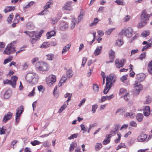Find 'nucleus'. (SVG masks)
I'll use <instances>...</instances> for the list:
<instances>
[{
	"label": "nucleus",
	"instance_id": "33",
	"mask_svg": "<svg viewBox=\"0 0 152 152\" xmlns=\"http://www.w3.org/2000/svg\"><path fill=\"white\" fill-rule=\"evenodd\" d=\"M13 16L14 15L13 13H11L9 15V17H8L7 20V21L8 23H11Z\"/></svg>",
	"mask_w": 152,
	"mask_h": 152
},
{
	"label": "nucleus",
	"instance_id": "4",
	"mask_svg": "<svg viewBox=\"0 0 152 152\" xmlns=\"http://www.w3.org/2000/svg\"><path fill=\"white\" fill-rule=\"evenodd\" d=\"M36 67L39 71L43 72L47 71L49 69L48 64L42 61L37 62L36 64Z\"/></svg>",
	"mask_w": 152,
	"mask_h": 152
},
{
	"label": "nucleus",
	"instance_id": "11",
	"mask_svg": "<svg viewBox=\"0 0 152 152\" xmlns=\"http://www.w3.org/2000/svg\"><path fill=\"white\" fill-rule=\"evenodd\" d=\"M147 134L142 133L137 137V140L139 142H143L145 141L147 138Z\"/></svg>",
	"mask_w": 152,
	"mask_h": 152
},
{
	"label": "nucleus",
	"instance_id": "14",
	"mask_svg": "<svg viewBox=\"0 0 152 152\" xmlns=\"http://www.w3.org/2000/svg\"><path fill=\"white\" fill-rule=\"evenodd\" d=\"M60 28L62 31H65L66 30L68 27V25L65 22H62L59 24Z\"/></svg>",
	"mask_w": 152,
	"mask_h": 152
},
{
	"label": "nucleus",
	"instance_id": "3",
	"mask_svg": "<svg viewBox=\"0 0 152 152\" xmlns=\"http://www.w3.org/2000/svg\"><path fill=\"white\" fill-rule=\"evenodd\" d=\"M15 42L13 41L8 45L4 51V54L8 55L12 54L15 51Z\"/></svg>",
	"mask_w": 152,
	"mask_h": 152
},
{
	"label": "nucleus",
	"instance_id": "15",
	"mask_svg": "<svg viewBox=\"0 0 152 152\" xmlns=\"http://www.w3.org/2000/svg\"><path fill=\"white\" fill-rule=\"evenodd\" d=\"M17 80L18 77L16 76H12L11 77V79L10 80L11 85L14 88H15L16 82Z\"/></svg>",
	"mask_w": 152,
	"mask_h": 152
},
{
	"label": "nucleus",
	"instance_id": "12",
	"mask_svg": "<svg viewBox=\"0 0 152 152\" xmlns=\"http://www.w3.org/2000/svg\"><path fill=\"white\" fill-rule=\"evenodd\" d=\"M53 1L52 0H49L44 6V9L41 12V13L42 15L44 14V12L46 11L48 8H50L51 7L50 5L51 4H53Z\"/></svg>",
	"mask_w": 152,
	"mask_h": 152
},
{
	"label": "nucleus",
	"instance_id": "7",
	"mask_svg": "<svg viewBox=\"0 0 152 152\" xmlns=\"http://www.w3.org/2000/svg\"><path fill=\"white\" fill-rule=\"evenodd\" d=\"M133 33L132 29L130 27H129L125 30H123L121 33L124 34L126 37L130 38L132 37Z\"/></svg>",
	"mask_w": 152,
	"mask_h": 152
},
{
	"label": "nucleus",
	"instance_id": "2",
	"mask_svg": "<svg viewBox=\"0 0 152 152\" xmlns=\"http://www.w3.org/2000/svg\"><path fill=\"white\" fill-rule=\"evenodd\" d=\"M152 15V14H148L146 10H144L141 15V21L137 25L138 27L141 28L144 26L146 23V20H148L149 17Z\"/></svg>",
	"mask_w": 152,
	"mask_h": 152
},
{
	"label": "nucleus",
	"instance_id": "18",
	"mask_svg": "<svg viewBox=\"0 0 152 152\" xmlns=\"http://www.w3.org/2000/svg\"><path fill=\"white\" fill-rule=\"evenodd\" d=\"M143 110L144 114L145 116H147L150 113V109L148 106H145Z\"/></svg>",
	"mask_w": 152,
	"mask_h": 152
},
{
	"label": "nucleus",
	"instance_id": "53",
	"mask_svg": "<svg viewBox=\"0 0 152 152\" xmlns=\"http://www.w3.org/2000/svg\"><path fill=\"white\" fill-rule=\"evenodd\" d=\"M34 2L33 1H31L28 4H27L26 6H25L23 7V9H26L29 8L33 4Z\"/></svg>",
	"mask_w": 152,
	"mask_h": 152
},
{
	"label": "nucleus",
	"instance_id": "54",
	"mask_svg": "<svg viewBox=\"0 0 152 152\" xmlns=\"http://www.w3.org/2000/svg\"><path fill=\"white\" fill-rule=\"evenodd\" d=\"M38 38H39L38 37H37L36 36H35V38H31L30 39V41L32 44H34L36 42V41L38 39Z\"/></svg>",
	"mask_w": 152,
	"mask_h": 152
},
{
	"label": "nucleus",
	"instance_id": "32",
	"mask_svg": "<svg viewBox=\"0 0 152 152\" xmlns=\"http://www.w3.org/2000/svg\"><path fill=\"white\" fill-rule=\"evenodd\" d=\"M66 74L67 77L69 78L71 77L73 75L72 71L70 69L67 71Z\"/></svg>",
	"mask_w": 152,
	"mask_h": 152
},
{
	"label": "nucleus",
	"instance_id": "63",
	"mask_svg": "<svg viewBox=\"0 0 152 152\" xmlns=\"http://www.w3.org/2000/svg\"><path fill=\"white\" fill-rule=\"evenodd\" d=\"M130 19V16L129 15H127L123 18L124 22L128 21Z\"/></svg>",
	"mask_w": 152,
	"mask_h": 152
},
{
	"label": "nucleus",
	"instance_id": "31",
	"mask_svg": "<svg viewBox=\"0 0 152 152\" xmlns=\"http://www.w3.org/2000/svg\"><path fill=\"white\" fill-rule=\"evenodd\" d=\"M77 146V144L75 142H72L70 144V147L69 149L70 151H73L74 148Z\"/></svg>",
	"mask_w": 152,
	"mask_h": 152
},
{
	"label": "nucleus",
	"instance_id": "16",
	"mask_svg": "<svg viewBox=\"0 0 152 152\" xmlns=\"http://www.w3.org/2000/svg\"><path fill=\"white\" fill-rule=\"evenodd\" d=\"M12 113L10 112H9L5 115L4 117L3 121L6 123L7 121L10 119L12 118Z\"/></svg>",
	"mask_w": 152,
	"mask_h": 152
},
{
	"label": "nucleus",
	"instance_id": "56",
	"mask_svg": "<svg viewBox=\"0 0 152 152\" xmlns=\"http://www.w3.org/2000/svg\"><path fill=\"white\" fill-rule=\"evenodd\" d=\"M81 130L83 131V133L86 132L87 131V129H86L85 125L83 124H81L80 126Z\"/></svg>",
	"mask_w": 152,
	"mask_h": 152
},
{
	"label": "nucleus",
	"instance_id": "36",
	"mask_svg": "<svg viewBox=\"0 0 152 152\" xmlns=\"http://www.w3.org/2000/svg\"><path fill=\"white\" fill-rule=\"evenodd\" d=\"M129 125L130 126L134 128L137 126V124L136 121H131L129 123Z\"/></svg>",
	"mask_w": 152,
	"mask_h": 152
},
{
	"label": "nucleus",
	"instance_id": "59",
	"mask_svg": "<svg viewBox=\"0 0 152 152\" xmlns=\"http://www.w3.org/2000/svg\"><path fill=\"white\" fill-rule=\"evenodd\" d=\"M57 86H55V87L53 92V95H54V96L56 97H58V93H56V91L57 90Z\"/></svg>",
	"mask_w": 152,
	"mask_h": 152
},
{
	"label": "nucleus",
	"instance_id": "39",
	"mask_svg": "<svg viewBox=\"0 0 152 152\" xmlns=\"http://www.w3.org/2000/svg\"><path fill=\"white\" fill-rule=\"evenodd\" d=\"M13 58V57L12 56H10L9 57L5 59L4 60V64H6L8 62H10Z\"/></svg>",
	"mask_w": 152,
	"mask_h": 152
},
{
	"label": "nucleus",
	"instance_id": "43",
	"mask_svg": "<svg viewBox=\"0 0 152 152\" xmlns=\"http://www.w3.org/2000/svg\"><path fill=\"white\" fill-rule=\"evenodd\" d=\"M49 44L48 42H44L41 46L40 48H46L49 47Z\"/></svg>",
	"mask_w": 152,
	"mask_h": 152
},
{
	"label": "nucleus",
	"instance_id": "8",
	"mask_svg": "<svg viewBox=\"0 0 152 152\" xmlns=\"http://www.w3.org/2000/svg\"><path fill=\"white\" fill-rule=\"evenodd\" d=\"M134 85V94L137 95L139 93L140 91L142 90L143 87L141 84L137 81H135Z\"/></svg>",
	"mask_w": 152,
	"mask_h": 152
},
{
	"label": "nucleus",
	"instance_id": "20",
	"mask_svg": "<svg viewBox=\"0 0 152 152\" xmlns=\"http://www.w3.org/2000/svg\"><path fill=\"white\" fill-rule=\"evenodd\" d=\"M112 134H107L106 137V138L103 142V143L104 145H106L110 142V139L112 137Z\"/></svg>",
	"mask_w": 152,
	"mask_h": 152
},
{
	"label": "nucleus",
	"instance_id": "19",
	"mask_svg": "<svg viewBox=\"0 0 152 152\" xmlns=\"http://www.w3.org/2000/svg\"><path fill=\"white\" fill-rule=\"evenodd\" d=\"M72 3V1H68V2L66 3L65 4V5L64 7V9L67 10H70L71 9V5Z\"/></svg>",
	"mask_w": 152,
	"mask_h": 152
},
{
	"label": "nucleus",
	"instance_id": "62",
	"mask_svg": "<svg viewBox=\"0 0 152 152\" xmlns=\"http://www.w3.org/2000/svg\"><path fill=\"white\" fill-rule=\"evenodd\" d=\"M35 88H34L32 91L29 94L28 96L29 97H31L34 96L35 94L34 92Z\"/></svg>",
	"mask_w": 152,
	"mask_h": 152
},
{
	"label": "nucleus",
	"instance_id": "64",
	"mask_svg": "<svg viewBox=\"0 0 152 152\" xmlns=\"http://www.w3.org/2000/svg\"><path fill=\"white\" fill-rule=\"evenodd\" d=\"M115 2L118 5H123L124 4L123 1L121 0H116Z\"/></svg>",
	"mask_w": 152,
	"mask_h": 152
},
{
	"label": "nucleus",
	"instance_id": "28",
	"mask_svg": "<svg viewBox=\"0 0 152 152\" xmlns=\"http://www.w3.org/2000/svg\"><path fill=\"white\" fill-rule=\"evenodd\" d=\"M109 55L110 59L114 60L115 58V52L112 50H111L109 52Z\"/></svg>",
	"mask_w": 152,
	"mask_h": 152
},
{
	"label": "nucleus",
	"instance_id": "61",
	"mask_svg": "<svg viewBox=\"0 0 152 152\" xmlns=\"http://www.w3.org/2000/svg\"><path fill=\"white\" fill-rule=\"evenodd\" d=\"M127 79V75H124L121 77V80L122 82H124V81Z\"/></svg>",
	"mask_w": 152,
	"mask_h": 152
},
{
	"label": "nucleus",
	"instance_id": "6",
	"mask_svg": "<svg viewBox=\"0 0 152 152\" xmlns=\"http://www.w3.org/2000/svg\"><path fill=\"white\" fill-rule=\"evenodd\" d=\"M23 111V106H20L18 107L16 110V122L17 125L19 121L20 117L21 114L22 113Z\"/></svg>",
	"mask_w": 152,
	"mask_h": 152
},
{
	"label": "nucleus",
	"instance_id": "23",
	"mask_svg": "<svg viewBox=\"0 0 152 152\" xmlns=\"http://www.w3.org/2000/svg\"><path fill=\"white\" fill-rule=\"evenodd\" d=\"M135 116V113L132 112H127L126 113L125 115H124V116L125 117L127 118L129 117L131 118H134Z\"/></svg>",
	"mask_w": 152,
	"mask_h": 152
},
{
	"label": "nucleus",
	"instance_id": "27",
	"mask_svg": "<svg viewBox=\"0 0 152 152\" xmlns=\"http://www.w3.org/2000/svg\"><path fill=\"white\" fill-rule=\"evenodd\" d=\"M84 15L85 13L83 10H80V14L78 15V23L80 21Z\"/></svg>",
	"mask_w": 152,
	"mask_h": 152
},
{
	"label": "nucleus",
	"instance_id": "35",
	"mask_svg": "<svg viewBox=\"0 0 152 152\" xmlns=\"http://www.w3.org/2000/svg\"><path fill=\"white\" fill-rule=\"evenodd\" d=\"M102 147V145L100 143H97L95 145V149L96 151H99Z\"/></svg>",
	"mask_w": 152,
	"mask_h": 152
},
{
	"label": "nucleus",
	"instance_id": "52",
	"mask_svg": "<svg viewBox=\"0 0 152 152\" xmlns=\"http://www.w3.org/2000/svg\"><path fill=\"white\" fill-rule=\"evenodd\" d=\"M117 135L118 136V139H116L115 140V142L116 143H118L120 141L121 137V135L120 133H118Z\"/></svg>",
	"mask_w": 152,
	"mask_h": 152
},
{
	"label": "nucleus",
	"instance_id": "10",
	"mask_svg": "<svg viewBox=\"0 0 152 152\" xmlns=\"http://www.w3.org/2000/svg\"><path fill=\"white\" fill-rule=\"evenodd\" d=\"M35 74L33 73H29L27 74L26 76V79L28 83L32 82L33 79L34 78Z\"/></svg>",
	"mask_w": 152,
	"mask_h": 152
},
{
	"label": "nucleus",
	"instance_id": "47",
	"mask_svg": "<svg viewBox=\"0 0 152 152\" xmlns=\"http://www.w3.org/2000/svg\"><path fill=\"white\" fill-rule=\"evenodd\" d=\"M115 29L114 28H112L107 30L105 32V34L109 35Z\"/></svg>",
	"mask_w": 152,
	"mask_h": 152
},
{
	"label": "nucleus",
	"instance_id": "34",
	"mask_svg": "<svg viewBox=\"0 0 152 152\" xmlns=\"http://www.w3.org/2000/svg\"><path fill=\"white\" fill-rule=\"evenodd\" d=\"M93 90L95 93H97L99 90V86L96 84L93 85Z\"/></svg>",
	"mask_w": 152,
	"mask_h": 152
},
{
	"label": "nucleus",
	"instance_id": "13",
	"mask_svg": "<svg viewBox=\"0 0 152 152\" xmlns=\"http://www.w3.org/2000/svg\"><path fill=\"white\" fill-rule=\"evenodd\" d=\"M128 92L127 91L126 89L124 88H121L119 91V94L120 95L123 96L124 98L127 100V98H126V96L127 94H128Z\"/></svg>",
	"mask_w": 152,
	"mask_h": 152
},
{
	"label": "nucleus",
	"instance_id": "37",
	"mask_svg": "<svg viewBox=\"0 0 152 152\" xmlns=\"http://www.w3.org/2000/svg\"><path fill=\"white\" fill-rule=\"evenodd\" d=\"M47 59L48 60H52L54 57V55L53 54L50 53L47 55L46 56Z\"/></svg>",
	"mask_w": 152,
	"mask_h": 152
},
{
	"label": "nucleus",
	"instance_id": "51",
	"mask_svg": "<svg viewBox=\"0 0 152 152\" xmlns=\"http://www.w3.org/2000/svg\"><path fill=\"white\" fill-rule=\"evenodd\" d=\"M151 45V43H149L148 44L145 46L143 47V48L142 49V51H143L144 50H146L148 48L150 47Z\"/></svg>",
	"mask_w": 152,
	"mask_h": 152
},
{
	"label": "nucleus",
	"instance_id": "1",
	"mask_svg": "<svg viewBox=\"0 0 152 152\" xmlns=\"http://www.w3.org/2000/svg\"><path fill=\"white\" fill-rule=\"evenodd\" d=\"M116 80V77L114 74H110L106 77V86L103 91L104 94H107Z\"/></svg>",
	"mask_w": 152,
	"mask_h": 152
},
{
	"label": "nucleus",
	"instance_id": "46",
	"mask_svg": "<svg viewBox=\"0 0 152 152\" xmlns=\"http://www.w3.org/2000/svg\"><path fill=\"white\" fill-rule=\"evenodd\" d=\"M116 43L119 46H121L123 43V42L122 39H118L116 40Z\"/></svg>",
	"mask_w": 152,
	"mask_h": 152
},
{
	"label": "nucleus",
	"instance_id": "30",
	"mask_svg": "<svg viewBox=\"0 0 152 152\" xmlns=\"http://www.w3.org/2000/svg\"><path fill=\"white\" fill-rule=\"evenodd\" d=\"M120 127V126L119 125H115V127L113 130H112L111 132V134H115L117 133V130H118L119 128Z\"/></svg>",
	"mask_w": 152,
	"mask_h": 152
},
{
	"label": "nucleus",
	"instance_id": "17",
	"mask_svg": "<svg viewBox=\"0 0 152 152\" xmlns=\"http://www.w3.org/2000/svg\"><path fill=\"white\" fill-rule=\"evenodd\" d=\"M12 94V90L10 89H8L4 94V98L5 99H8L10 98Z\"/></svg>",
	"mask_w": 152,
	"mask_h": 152
},
{
	"label": "nucleus",
	"instance_id": "41",
	"mask_svg": "<svg viewBox=\"0 0 152 152\" xmlns=\"http://www.w3.org/2000/svg\"><path fill=\"white\" fill-rule=\"evenodd\" d=\"M148 71L150 74L152 75V65L148 63Z\"/></svg>",
	"mask_w": 152,
	"mask_h": 152
},
{
	"label": "nucleus",
	"instance_id": "40",
	"mask_svg": "<svg viewBox=\"0 0 152 152\" xmlns=\"http://www.w3.org/2000/svg\"><path fill=\"white\" fill-rule=\"evenodd\" d=\"M41 143V142H40L37 140H34L31 142V144L33 146L39 145Z\"/></svg>",
	"mask_w": 152,
	"mask_h": 152
},
{
	"label": "nucleus",
	"instance_id": "38",
	"mask_svg": "<svg viewBox=\"0 0 152 152\" xmlns=\"http://www.w3.org/2000/svg\"><path fill=\"white\" fill-rule=\"evenodd\" d=\"M76 23V19L75 18L72 19V23L71 24V27L72 29H73Z\"/></svg>",
	"mask_w": 152,
	"mask_h": 152
},
{
	"label": "nucleus",
	"instance_id": "60",
	"mask_svg": "<svg viewBox=\"0 0 152 152\" xmlns=\"http://www.w3.org/2000/svg\"><path fill=\"white\" fill-rule=\"evenodd\" d=\"M67 78L65 76H63L60 81L61 82L64 83L66 80Z\"/></svg>",
	"mask_w": 152,
	"mask_h": 152
},
{
	"label": "nucleus",
	"instance_id": "25",
	"mask_svg": "<svg viewBox=\"0 0 152 152\" xmlns=\"http://www.w3.org/2000/svg\"><path fill=\"white\" fill-rule=\"evenodd\" d=\"M102 49V47L101 46H97V47L96 48L94 51V54L95 56H96L100 53Z\"/></svg>",
	"mask_w": 152,
	"mask_h": 152
},
{
	"label": "nucleus",
	"instance_id": "21",
	"mask_svg": "<svg viewBox=\"0 0 152 152\" xmlns=\"http://www.w3.org/2000/svg\"><path fill=\"white\" fill-rule=\"evenodd\" d=\"M70 47L71 45L70 44H68L66 46H64L63 48L62 51V55L65 54V53L69 50Z\"/></svg>",
	"mask_w": 152,
	"mask_h": 152
},
{
	"label": "nucleus",
	"instance_id": "9",
	"mask_svg": "<svg viewBox=\"0 0 152 152\" xmlns=\"http://www.w3.org/2000/svg\"><path fill=\"white\" fill-rule=\"evenodd\" d=\"M125 62V59H122L120 60L118 59H117L115 61V64L117 68H120L121 67H123Z\"/></svg>",
	"mask_w": 152,
	"mask_h": 152
},
{
	"label": "nucleus",
	"instance_id": "5",
	"mask_svg": "<svg viewBox=\"0 0 152 152\" xmlns=\"http://www.w3.org/2000/svg\"><path fill=\"white\" fill-rule=\"evenodd\" d=\"M56 77L55 75H49L46 78V82L47 84L49 86H51L53 84L56 82Z\"/></svg>",
	"mask_w": 152,
	"mask_h": 152
},
{
	"label": "nucleus",
	"instance_id": "55",
	"mask_svg": "<svg viewBox=\"0 0 152 152\" xmlns=\"http://www.w3.org/2000/svg\"><path fill=\"white\" fill-rule=\"evenodd\" d=\"M97 108V105L96 104L93 105L92 107V111L93 113H94L96 111V110Z\"/></svg>",
	"mask_w": 152,
	"mask_h": 152
},
{
	"label": "nucleus",
	"instance_id": "22",
	"mask_svg": "<svg viewBox=\"0 0 152 152\" xmlns=\"http://www.w3.org/2000/svg\"><path fill=\"white\" fill-rule=\"evenodd\" d=\"M145 75L143 73L138 74L137 76V80L140 81L143 80L145 79Z\"/></svg>",
	"mask_w": 152,
	"mask_h": 152
},
{
	"label": "nucleus",
	"instance_id": "24",
	"mask_svg": "<svg viewBox=\"0 0 152 152\" xmlns=\"http://www.w3.org/2000/svg\"><path fill=\"white\" fill-rule=\"evenodd\" d=\"M56 34V32L54 30L52 31L48 32L46 34L47 39H49L52 37L54 36Z\"/></svg>",
	"mask_w": 152,
	"mask_h": 152
},
{
	"label": "nucleus",
	"instance_id": "26",
	"mask_svg": "<svg viewBox=\"0 0 152 152\" xmlns=\"http://www.w3.org/2000/svg\"><path fill=\"white\" fill-rule=\"evenodd\" d=\"M143 115L140 113H138L136 116L137 121L139 122H141L143 120Z\"/></svg>",
	"mask_w": 152,
	"mask_h": 152
},
{
	"label": "nucleus",
	"instance_id": "57",
	"mask_svg": "<svg viewBox=\"0 0 152 152\" xmlns=\"http://www.w3.org/2000/svg\"><path fill=\"white\" fill-rule=\"evenodd\" d=\"M78 136L77 134H75L72 135L70 137L68 138V139L71 140L72 139H74L76 138Z\"/></svg>",
	"mask_w": 152,
	"mask_h": 152
},
{
	"label": "nucleus",
	"instance_id": "45",
	"mask_svg": "<svg viewBox=\"0 0 152 152\" xmlns=\"http://www.w3.org/2000/svg\"><path fill=\"white\" fill-rule=\"evenodd\" d=\"M151 99L150 97L148 96L146 97V101L145 102V104H148L151 102Z\"/></svg>",
	"mask_w": 152,
	"mask_h": 152
},
{
	"label": "nucleus",
	"instance_id": "58",
	"mask_svg": "<svg viewBox=\"0 0 152 152\" xmlns=\"http://www.w3.org/2000/svg\"><path fill=\"white\" fill-rule=\"evenodd\" d=\"M145 53H142L140 56L139 58V59H140L141 60H142L143 58H145Z\"/></svg>",
	"mask_w": 152,
	"mask_h": 152
},
{
	"label": "nucleus",
	"instance_id": "29",
	"mask_svg": "<svg viewBox=\"0 0 152 152\" xmlns=\"http://www.w3.org/2000/svg\"><path fill=\"white\" fill-rule=\"evenodd\" d=\"M15 9L14 7H7L4 10V12L5 13L10 12L12 10H14Z\"/></svg>",
	"mask_w": 152,
	"mask_h": 152
},
{
	"label": "nucleus",
	"instance_id": "44",
	"mask_svg": "<svg viewBox=\"0 0 152 152\" xmlns=\"http://www.w3.org/2000/svg\"><path fill=\"white\" fill-rule=\"evenodd\" d=\"M149 34V31H144L142 33V36L144 37H146Z\"/></svg>",
	"mask_w": 152,
	"mask_h": 152
},
{
	"label": "nucleus",
	"instance_id": "50",
	"mask_svg": "<svg viewBox=\"0 0 152 152\" xmlns=\"http://www.w3.org/2000/svg\"><path fill=\"white\" fill-rule=\"evenodd\" d=\"M58 20L56 18H53L50 19V22L53 24H54L57 23Z\"/></svg>",
	"mask_w": 152,
	"mask_h": 152
},
{
	"label": "nucleus",
	"instance_id": "42",
	"mask_svg": "<svg viewBox=\"0 0 152 152\" xmlns=\"http://www.w3.org/2000/svg\"><path fill=\"white\" fill-rule=\"evenodd\" d=\"M98 20L99 19L98 18H95L93 22L90 24V26H93L96 25V24L98 23Z\"/></svg>",
	"mask_w": 152,
	"mask_h": 152
},
{
	"label": "nucleus",
	"instance_id": "48",
	"mask_svg": "<svg viewBox=\"0 0 152 152\" xmlns=\"http://www.w3.org/2000/svg\"><path fill=\"white\" fill-rule=\"evenodd\" d=\"M37 34V33L35 31H31V32H29L28 35L30 37H34V36H36V34Z\"/></svg>",
	"mask_w": 152,
	"mask_h": 152
},
{
	"label": "nucleus",
	"instance_id": "49",
	"mask_svg": "<svg viewBox=\"0 0 152 152\" xmlns=\"http://www.w3.org/2000/svg\"><path fill=\"white\" fill-rule=\"evenodd\" d=\"M67 107V105L66 104H64L60 108L58 112L59 113H61Z\"/></svg>",
	"mask_w": 152,
	"mask_h": 152
}]
</instances>
